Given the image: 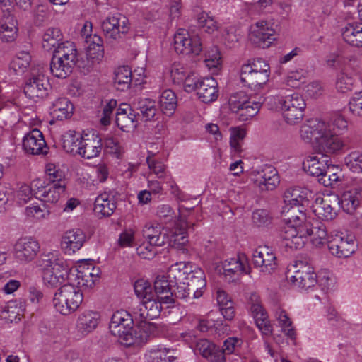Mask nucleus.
I'll return each instance as SVG.
<instances>
[{
  "label": "nucleus",
  "mask_w": 362,
  "mask_h": 362,
  "mask_svg": "<svg viewBox=\"0 0 362 362\" xmlns=\"http://www.w3.org/2000/svg\"><path fill=\"white\" fill-rule=\"evenodd\" d=\"M25 215L28 218L40 221L48 218L50 215V211L45 204L40 206L33 204L25 207Z\"/></svg>",
  "instance_id": "obj_52"
},
{
  "label": "nucleus",
  "mask_w": 362,
  "mask_h": 362,
  "mask_svg": "<svg viewBox=\"0 0 362 362\" xmlns=\"http://www.w3.org/2000/svg\"><path fill=\"white\" fill-rule=\"evenodd\" d=\"M343 178L344 175L341 170L332 165L329 166L326 173L320 177L318 182L325 187L336 188L341 185Z\"/></svg>",
  "instance_id": "obj_45"
},
{
  "label": "nucleus",
  "mask_w": 362,
  "mask_h": 362,
  "mask_svg": "<svg viewBox=\"0 0 362 362\" xmlns=\"http://www.w3.org/2000/svg\"><path fill=\"white\" fill-rule=\"evenodd\" d=\"M197 23L204 32L208 33H212L218 29V25L215 20L204 11H202L198 14Z\"/></svg>",
  "instance_id": "obj_60"
},
{
  "label": "nucleus",
  "mask_w": 362,
  "mask_h": 362,
  "mask_svg": "<svg viewBox=\"0 0 362 362\" xmlns=\"http://www.w3.org/2000/svg\"><path fill=\"white\" fill-rule=\"evenodd\" d=\"M338 204L339 197L337 195L329 196L323 198L320 203H317L313 211L319 218L331 221L337 216L335 206Z\"/></svg>",
  "instance_id": "obj_27"
},
{
  "label": "nucleus",
  "mask_w": 362,
  "mask_h": 362,
  "mask_svg": "<svg viewBox=\"0 0 362 362\" xmlns=\"http://www.w3.org/2000/svg\"><path fill=\"white\" fill-rule=\"evenodd\" d=\"M270 74L256 71H250L247 74V71H240V77L241 82L245 86L256 88L266 84L269 79Z\"/></svg>",
  "instance_id": "obj_40"
},
{
  "label": "nucleus",
  "mask_w": 362,
  "mask_h": 362,
  "mask_svg": "<svg viewBox=\"0 0 362 362\" xmlns=\"http://www.w3.org/2000/svg\"><path fill=\"white\" fill-rule=\"evenodd\" d=\"M164 304L158 298L149 297L142 300L139 305L134 308L136 320H151L158 317Z\"/></svg>",
  "instance_id": "obj_20"
},
{
  "label": "nucleus",
  "mask_w": 362,
  "mask_h": 362,
  "mask_svg": "<svg viewBox=\"0 0 362 362\" xmlns=\"http://www.w3.org/2000/svg\"><path fill=\"white\" fill-rule=\"evenodd\" d=\"M100 322V315L97 311L84 310L77 318L76 327L78 333L86 336L93 332Z\"/></svg>",
  "instance_id": "obj_25"
},
{
  "label": "nucleus",
  "mask_w": 362,
  "mask_h": 362,
  "mask_svg": "<svg viewBox=\"0 0 362 362\" xmlns=\"http://www.w3.org/2000/svg\"><path fill=\"white\" fill-rule=\"evenodd\" d=\"M223 274L226 280L233 282L238 279L243 274H248L250 267L244 254H238L235 257L226 259L223 263Z\"/></svg>",
  "instance_id": "obj_18"
},
{
  "label": "nucleus",
  "mask_w": 362,
  "mask_h": 362,
  "mask_svg": "<svg viewBox=\"0 0 362 362\" xmlns=\"http://www.w3.org/2000/svg\"><path fill=\"white\" fill-rule=\"evenodd\" d=\"M136 318L134 311L117 310L112 315L109 329L112 335L118 337L127 346L132 345V329Z\"/></svg>",
  "instance_id": "obj_5"
},
{
  "label": "nucleus",
  "mask_w": 362,
  "mask_h": 362,
  "mask_svg": "<svg viewBox=\"0 0 362 362\" xmlns=\"http://www.w3.org/2000/svg\"><path fill=\"white\" fill-rule=\"evenodd\" d=\"M74 111V106L66 98H59L56 100L50 108L52 117L58 120L70 117Z\"/></svg>",
  "instance_id": "obj_38"
},
{
  "label": "nucleus",
  "mask_w": 362,
  "mask_h": 362,
  "mask_svg": "<svg viewBox=\"0 0 362 362\" xmlns=\"http://www.w3.org/2000/svg\"><path fill=\"white\" fill-rule=\"evenodd\" d=\"M240 71H247V74H248L250 71H256L257 73H271L269 64L265 60L261 58L255 59L252 62L243 64L241 67Z\"/></svg>",
  "instance_id": "obj_59"
},
{
  "label": "nucleus",
  "mask_w": 362,
  "mask_h": 362,
  "mask_svg": "<svg viewBox=\"0 0 362 362\" xmlns=\"http://www.w3.org/2000/svg\"><path fill=\"white\" fill-rule=\"evenodd\" d=\"M250 39L257 46L267 48L275 40V30L270 23L260 21L251 25Z\"/></svg>",
  "instance_id": "obj_16"
},
{
  "label": "nucleus",
  "mask_w": 362,
  "mask_h": 362,
  "mask_svg": "<svg viewBox=\"0 0 362 362\" xmlns=\"http://www.w3.org/2000/svg\"><path fill=\"white\" fill-rule=\"evenodd\" d=\"M312 192L303 187H293L284 192L286 206L283 210L286 222L280 232L284 246L291 250L302 249L309 237L315 246L323 245L327 238L325 225L301 209L308 205Z\"/></svg>",
  "instance_id": "obj_1"
},
{
  "label": "nucleus",
  "mask_w": 362,
  "mask_h": 362,
  "mask_svg": "<svg viewBox=\"0 0 362 362\" xmlns=\"http://www.w3.org/2000/svg\"><path fill=\"white\" fill-rule=\"evenodd\" d=\"M36 263L42 270L43 281L47 286L57 287L66 281L70 264L58 252L42 253Z\"/></svg>",
  "instance_id": "obj_3"
},
{
  "label": "nucleus",
  "mask_w": 362,
  "mask_h": 362,
  "mask_svg": "<svg viewBox=\"0 0 362 362\" xmlns=\"http://www.w3.org/2000/svg\"><path fill=\"white\" fill-rule=\"evenodd\" d=\"M175 351L170 349H158L151 352L152 362H175L177 356Z\"/></svg>",
  "instance_id": "obj_58"
},
{
  "label": "nucleus",
  "mask_w": 362,
  "mask_h": 362,
  "mask_svg": "<svg viewBox=\"0 0 362 362\" xmlns=\"http://www.w3.org/2000/svg\"><path fill=\"white\" fill-rule=\"evenodd\" d=\"M23 147L25 152L32 155L45 154L48 148L42 133L37 129H33L24 136Z\"/></svg>",
  "instance_id": "obj_22"
},
{
  "label": "nucleus",
  "mask_w": 362,
  "mask_h": 362,
  "mask_svg": "<svg viewBox=\"0 0 362 362\" xmlns=\"http://www.w3.org/2000/svg\"><path fill=\"white\" fill-rule=\"evenodd\" d=\"M38 241L32 237L19 238L13 247V256L17 262L25 264L33 260L40 251Z\"/></svg>",
  "instance_id": "obj_15"
},
{
  "label": "nucleus",
  "mask_w": 362,
  "mask_h": 362,
  "mask_svg": "<svg viewBox=\"0 0 362 362\" xmlns=\"http://www.w3.org/2000/svg\"><path fill=\"white\" fill-rule=\"evenodd\" d=\"M160 107L162 112L166 116H172L177 105V99L175 93L171 90H164L159 99Z\"/></svg>",
  "instance_id": "obj_43"
},
{
  "label": "nucleus",
  "mask_w": 362,
  "mask_h": 362,
  "mask_svg": "<svg viewBox=\"0 0 362 362\" xmlns=\"http://www.w3.org/2000/svg\"><path fill=\"white\" fill-rule=\"evenodd\" d=\"M174 49L177 54L199 55L203 49L200 37L190 35L185 29H179L174 35Z\"/></svg>",
  "instance_id": "obj_11"
},
{
  "label": "nucleus",
  "mask_w": 362,
  "mask_h": 362,
  "mask_svg": "<svg viewBox=\"0 0 362 362\" xmlns=\"http://www.w3.org/2000/svg\"><path fill=\"white\" fill-rule=\"evenodd\" d=\"M33 186L36 198L44 202L56 203L64 192L66 183L45 185L43 180L36 179L33 181Z\"/></svg>",
  "instance_id": "obj_14"
},
{
  "label": "nucleus",
  "mask_w": 362,
  "mask_h": 362,
  "mask_svg": "<svg viewBox=\"0 0 362 362\" xmlns=\"http://www.w3.org/2000/svg\"><path fill=\"white\" fill-rule=\"evenodd\" d=\"M86 43L87 44L86 56L88 58L97 61L103 58V40L100 36L93 35V37Z\"/></svg>",
  "instance_id": "obj_50"
},
{
  "label": "nucleus",
  "mask_w": 362,
  "mask_h": 362,
  "mask_svg": "<svg viewBox=\"0 0 362 362\" xmlns=\"http://www.w3.org/2000/svg\"><path fill=\"white\" fill-rule=\"evenodd\" d=\"M279 104L286 122L293 125L300 123L304 117L306 107L303 97L298 93L281 97Z\"/></svg>",
  "instance_id": "obj_7"
},
{
  "label": "nucleus",
  "mask_w": 362,
  "mask_h": 362,
  "mask_svg": "<svg viewBox=\"0 0 362 362\" xmlns=\"http://www.w3.org/2000/svg\"><path fill=\"white\" fill-rule=\"evenodd\" d=\"M82 136L74 131H68L62 136L64 150L71 154H78Z\"/></svg>",
  "instance_id": "obj_44"
},
{
  "label": "nucleus",
  "mask_w": 362,
  "mask_h": 362,
  "mask_svg": "<svg viewBox=\"0 0 362 362\" xmlns=\"http://www.w3.org/2000/svg\"><path fill=\"white\" fill-rule=\"evenodd\" d=\"M83 300V294L75 285L64 284L54 294L53 305L59 313L67 315L76 311Z\"/></svg>",
  "instance_id": "obj_4"
},
{
  "label": "nucleus",
  "mask_w": 362,
  "mask_h": 362,
  "mask_svg": "<svg viewBox=\"0 0 362 362\" xmlns=\"http://www.w3.org/2000/svg\"><path fill=\"white\" fill-rule=\"evenodd\" d=\"M136 108L139 113L137 118L141 117L144 122H151L156 119L158 109L156 102L149 98H140L136 103Z\"/></svg>",
  "instance_id": "obj_36"
},
{
  "label": "nucleus",
  "mask_w": 362,
  "mask_h": 362,
  "mask_svg": "<svg viewBox=\"0 0 362 362\" xmlns=\"http://www.w3.org/2000/svg\"><path fill=\"white\" fill-rule=\"evenodd\" d=\"M173 288L175 285L165 276H158L154 281L156 298L168 306L174 304Z\"/></svg>",
  "instance_id": "obj_29"
},
{
  "label": "nucleus",
  "mask_w": 362,
  "mask_h": 362,
  "mask_svg": "<svg viewBox=\"0 0 362 362\" xmlns=\"http://www.w3.org/2000/svg\"><path fill=\"white\" fill-rule=\"evenodd\" d=\"M197 90L199 98L205 103L216 100L218 96V83L212 77L201 79Z\"/></svg>",
  "instance_id": "obj_30"
},
{
  "label": "nucleus",
  "mask_w": 362,
  "mask_h": 362,
  "mask_svg": "<svg viewBox=\"0 0 362 362\" xmlns=\"http://www.w3.org/2000/svg\"><path fill=\"white\" fill-rule=\"evenodd\" d=\"M344 40L353 47H362V25L358 23H348L341 30Z\"/></svg>",
  "instance_id": "obj_37"
},
{
  "label": "nucleus",
  "mask_w": 362,
  "mask_h": 362,
  "mask_svg": "<svg viewBox=\"0 0 362 362\" xmlns=\"http://www.w3.org/2000/svg\"><path fill=\"white\" fill-rule=\"evenodd\" d=\"M272 0H258L255 2H245L244 9L250 16L260 14L266 11L272 4Z\"/></svg>",
  "instance_id": "obj_56"
},
{
  "label": "nucleus",
  "mask_w": 362,
  "mask_h": 362,
  "mask_svg": "<svg viewBox=\"0 0 362 362\" xmlns=\"http://www.w3.org/2000/svg\"><path fill=\"white\" fill-rule=\"evenodd\" d=\"M190 70L186 65L175 62L171 66L170 76L174 83L181 84Z\"/></svg>",
  "instance_id": "obj_61"
},
{
  "label": "nucleus",
  "mask_w": 362,
  "mask_h": 362,
  "mask_svg": "<svg viewBox=\"0 0 362 362\" xmlns=\"http://www.w3.org/2000/svg\"><path fill=\"white\" fill-rule=\"evenodd\" d=\"M31 61V57L27 52H20L11 63V68L16 73H23Z\"/></svg>",
  "instance_id": "obj_55"
},
{
  "label": "nucleus",
  "mask_w": 362,
  "mask_h": 362,
  "mask_svg": "<svg viewBox=\"0 0 362 362\" xmlns=\"http://www.w3.org/2000/svg\"><path fill=\"white\" fill-rule=\"evenodd\" d=\"M328 248L333 255L339 258H346L356 250L357 244L352 234L337 232L328 240Z\"/></svg>",
  "instance_id": "obj_9"
},
{
  "label": "nucleus",
  "mask_w": 362,
  "mask_h": 362,
  "mask_svg": "<svg viewBox=\"0 0 362 362\" xmlns=\"http://www.w3.org/2000/svg\"><path fill=\"white\" fill-rule=\"evenodd\" d=\"M194 224L188 221V226L182 228L180 225L175 226V231L173 232L167 243L173 247L181 249L188 242L186 230H189Z\"/></svg>",
  "instance_id": "obj_47"
},
{
  "label": "nucleus",
  "mask_w": 362,
  "mask_h": 362,
  "mask_svg": "<svg viewBox=\"0 0 362 362\" xmlns=\"http://www.w3.org/2000/svg\"><path fill=\"white\" fill-rule=\"evenodd\" d=\"M279 182V177L276 170H270L268 173H258L254 179L255 185L262 191L274 189Z\"/></svg>",
  "instance_id": "obj_39"
},
{
  "label": "nucleus",
  "mask_w": 362,
  "mask_h": 362,
  "mask_svg": "<svg viewBox=\"0 0 362 362\" xmlns=\"http://www.w3.org/2000/svg\"><path fill=\"white\" fill-rule=\"evenodd\" d=\"M252 263L264 274H271L277 266L276 255L272 248L267 245L259 246L253 252Z\"/></svg>",
  "instance_id": "obj_17"
},
{
  "label": "nucleus",
  "mask_w": 362,
  "mask_h": 362,
  "mask_svg": "<svg viewBox=\"0 0 362 362\" xmlns=\"http://www.w3.org/2000/svg\"><path fill=\"white\" fill-rule=\"evenodd\" d=\"M185 282L192 292L194 298H198L202 296V289L206 285L205 274L200 268H195L192 270L189 269Z\"/></svg>",
  "instance_id": "obj_33"
},
{
  "label": "nucleus",
  "mask_w": 362,
  "mask_h": 362,
  "mask_svg": "<svg viewBox=\"0 0 362 362\" xmlns=\"http://www.w3.org/2000/svg\"><path fill=\"white\" fill-rule=\"evenodd\" d=\"M33 195H34V189L32 182L31 186L22 185L15 192L14 198L19 205H23L30 200Z\"/></svg>",
  "instance_id": "obj_63"
},
{
  "label": "nucleus",
  "mask_w": 362,
  "mask_h": 362,
  "mask_svg": "<svg viewBox=\"0 0 362 362\" xmlns=\"http://www.w3.org/2000/svg\"><path fill=\"white\" fill-rule=\"evenodd\" d=\"M189 269V267L185 264L176 263L169 268L166 277L173 284L182 283L186 280Z\"/></svg>",
  "instance_id": "obj_48"
},
{
  "label": "nucleus",
  "mask_w": 362,
  "mask_h": 362,
  "mask_svg": "<svg viewBox=\"0 0 362 362\" xmlns=\"http://www.w3.org/2000/svg\"><path fill=\"white\" fill-rule=\"evenodd\" d=\"M46 174L49 184L66 183L64 172L53 163H48L46 165Z\"/></svg>",
  "instance_id": "obj_62"
},
{
  "label": "nucleus",
  "mask_w": 362,
  "mask_h": 362,
  "mask_svg": "<svg viewBox=\"0 0 362 362\" xmlns=\"http://www.w3.org/2000/svg\"><path fill=\"white\" fill-rule=\"evenodd\" d=\"M264 100L260 98L259 100L256 101L244 92H238L230 96L229 105L232 112L238 114L239 120L245 122L259 112Z\"/></svg>",
  "instance_id": "obj_6"
},
{
  "label": "nucleus",
  "mask_w": 362,
  "mask_h": 362,
  "mask_svg": "<svg viewBox=\"0 0 362 362\" xmlns=\"http://www.w3.org/2000/svg\"><path fill=\"white\" fill-rule=\"evenodd\" d=\"M355 87V80L344 70L341 71L336 77L335 88L339 93L347 94Z\"/></svg>",
  "instance_id": "obj_51"
},
{
  "label": "nucleus",
  "mask_w": 362,
  "mask_h": 362,
  "mask_svg": "<svg viewBox=\"0 0 362 362\" xmlns=\"http://www.w3.org/2000/svg\"><path fill=\"white\" fill-rule=\"evenodd\" d=\"M362 199V186L357 185L344 192L339 198V204L348 214H352L359 206Z\"/></svg>",
  "instance_id": "obj_31"
},
{
  "label": "nucleus",
  "mask_w": 362,
  "mask_h": 362,
  "mask_svg": "<svg viewBox=\"0 0 362 362\" xmlns=\"http://www.w3.org/2000/svg\"><path fill=\"white\" fill-rule=\"evenodd\" d=\"M294 267L296 270L289 279L295 287L306 291L316 285L317 276L310 264L299 260L296 262Z\"/></svg>",
  "instance_id": "obj_10"
},
{
  "label": "nucleus",
  "mask_w": 362,
  "mask_h": 362,
  "mask_svg": "<svg viewBox=\"0 0 362 362\" xmlns=\"http://www.w3.org/2000/svg\"><path fill=\"white\" fill-rule=\"evenodd\" d=\"M276 318L279 325L281 327L282 332L290 339H294L296 338V332L292 326V322L286 311L281 309L276 310Z\"/></svg>",
  "instance_id": "obj_53"
},
{
  "label": "nucleus",
  "mask_w": 362,
  "mask_h": 362,
  "mask_svg": "<svg viewBox=\"0 0 362 362\" xmlns=\"http://www.w3.org/2000/svg\"><path fill=\"white\" fill-rule=\"evenodd\" d=\"M155 216L161 224L169 228L178 225L182 228L188 226V221L181 215L180 209L177 212L169 204L158 205Z\"/></svg>",
  "instance_id": "obj_19"
},
{
  "label": "nucleus",
  "mask_w": 362,
  "mask_h": 362,
  "mask_svg": "<svg viewBox=\"0 0 362 362\" xmlns=\"http://www.w3.org/2000/svg\"><path fill=\"white\" fill-rule=\"evenodd\" d=\"M348 130V122L339 114L332 115L327 120L310 119L300 129L301 139L307 144H315L319 150L334 153L345 146L341 135Z\"/></svg>",
  "instance_id": "obj_2"
},
{
  "label": "nucleus",
  "mask_w": 362,
  "mask_h": 362,
  "mask_svg": "<svg viewBox=\"0 0 362 362\" xmlns=\"http://www.w3.org/2000/svg\"><path fill=\"white\" fill-rule=\"evenodd\" d=\"M155 329L154 325L147 320H136L132 329V345L146 343Z\"/></svg>",
  "instance_id": "obj_34"
},
{
  "label": "nucleus",
  "mask_w": 362,
  "mask_h": 362,
  "mask_svg": "<svg viewBox=\"0 0 362 362\" xmlns=\"http://www.w3.org/2000/svg\"><path fill=\"white\" fill-rule=\"evenodd\" d=\"M156 153L148 151L146 163L149 170L158 178L163 179L166 175V167L164 163L155 158Z\"/></svg>",
  "instance_id": "obj_54"
},
{
  "label": "nucleus",
  "mask_w": 362,
  "mask_h": 362,
  "mask_svg": "<svg viewBox=\"0 0 362 362\" xmlns=\"http://www.w3.org/2000/svg\"><path fill=\"white\" fill-rule=\"evenodd\" d=\"M143 235L151 245H156V246H163L169 240L166 231H161L160 226H155L151 223L145 225Z\"/></svg>",
  "instance_id": "obj_35"
},
{
  "label": "nucleus",
  "mask_w": 362,
  "mask_h": 362,
  "mask_svg": "<svg viewBox=\"0 0 362 362\" xmlns=\"http://www.w3.org/2000/svg\"><path fill=\"white\" fill-rule=\"evenodd\" d=\"M114 78L115 86L117 90L124 91L130 87L132 81V73L128 66L118 67Z\"/></svg>",
  "instance_id": "obj_46"
},
{
  "label": "nucleus",
  "mask_w": 362,
  "mask_h": 362,
  "mask_svg": "<svg viewBox=\"0 0 362 362\" xmlns=\"http://www.w3.org/2000/svg\"><path fill=\"white\" fill-rule=\"evenodd\" d=\"M134 288L136 295L143 300L151 297L152 287L151 284L144 279H139L135 281Z\"/></svg>",
  "instance_id": "obj_64"
},
{
  "label": "nucleus",
  "mask_w": 362,
  "mask_h": 362,
  "mask_svg": "<svg viewBox=\"0 0 362 362\" xmlns=\"http://www.w3.org/2000/svg\"><path fill=\"white\" fill-rule=\"evenodd\" d=\"M329 157L322 153L311 156L303 162V168L311 176L320 177L326 173L329 168Z\"/></svg>",
  "instance_id": "obj_26"
},
{
  "label": "nucleus",
  "mask_w": 362,
  "mask_h": 362,
  "mask_svg": "<svg viewBox=\"0 0 362 362\" xmlns=\"http://www.w3.org/2000/svg\"><path fill=\"white\" fill-rule=\"evenodd\" d=\"M75 65L53 54L50 63V71L57 78H66L72 72Z\"/></svg>",
  "instance_id": "obj_41"
},
{
  "label": "nucleus",
  "mask_w": 362,
  "mask_h": 362,
  "mask_svg": "<svg viewBox=\"0 0 362 362\" xmlns=\"http://www.w3.org/2000/svg\"><path fill=\"white\" fill-rule=\"evenodd\" d=\"M101 28L107 37L118 40L128 32L129 20L119 13L110 14L103 21Z\"/></svg>",
  "instance_id": "obj_13"
},
{
  "label": "nucleus",
  "mask_w": 362,
  "mask_h": 362,
  "mask_svg": "<svg viewBox=\"0 0 362 362\" xmlns=\"http://www.w3.org/2000/svg\"><path fill=\"white\" fill-rule=\"evenodd\" d=\"M102 148L103 141L98 134H86L81 138L78 155L91 159L98 156Z\"/></svg>",
  "instance_id": "obj_24"
},
{
  "label": "nucleus",
  "mask_w": 362,
  "mask_h": 362,
  "mask_svg": "<svg viewBox=\"0 0 362 362\" xmlns=\"http://www.w3.org/2000/svg\"><path fill=\"white\" fill-rule=\"evenodd\" d=\"M86 236L79 228L69 230L64 233L62 239V248L69 255L79 250L86 242Z\"/></svg>",
  "instance_id": "obj_23"
},
{
  "label": "nucleus",
  "mask_w": 362,
  "mask_h": 362,
  "mask_svg": "<svg viewBox=\"0 0 362 362\" xmlns=\"http://www.w3.org/2000/svg\"><path fill=\"white\" fill-rule=\"evenodd\" d=\"M345 165L354 173H362V153L358 151L351 152L344 158Z\"/></svg>",
  "instance_id": "obj_57"
},
{
  "label": "nucleus",
  "mask_w": 362,
  "mask_h": 362,
  "mask_svg": "<svg viewBox=\"0 0 362 362\" xmlns=\"http://www.w3.org/2000/svg\"><path fill=\"white\" fill-rule=\"evenodd\" d=\"M91 272H93L92 264L83 262L75 267L69 264L66 281L75 285L78 288H92L95 284V279L90 276Z\"/></svg>",
  "instance_id": "obj_12"
},
{
  "label": "nucleus",
  "mask_w": 362,
  "mask_h": 362,
  "mask_svg": "<svg viewBox=\"0 0 362 362\" xmlns=\"http://www.w3.org/2000/svg\"><path fill=\"white\" fill-rule=\"evenodd\" d=\"M138 118L136 114L128 104L119 105L116 113V123L124 132H129L137 127Z\"/></svg>",
  "instance_id": "obj_28"
},
{
  "label": "nucleus",
  "mask_w": 362,
  "mask_h": 362,
  "mask_svg": "<svg viewBox=\"0 0 362 362\" xmlns=\"http://www.w3.org/2000/svg\"><path fill=\"white\" fill-rule=\"evenodd\" d=\"M62 40L61 30L57 28H49L43 35L42 47L47 51L55 49Z\"/></svg>",
  "instance_id": "obj_49"
},
{
  "label": "nucleus",
  "mask_w": 362,
  "mask_h": 362,
  "mask_svg": "<svg viewBox=\"0 0 362 362\" xmlns=\"http://www.w3.org/2000/svg\"><path fill=\"white\" fill-rule=\"evenodd\" d=\"M50 89L49 78L42 69L33 70L24 86L25 95L35 101L46 98Z\"/></svg>",
  "instance_id": "obj_8"
},
{
  "label": "nucleus",
  "mask_w": 362,
  "mask_h": 362,
  "mask_svg": "<svg viewBox=\"0 0 362 362\" xmlns=\"http://www.w3.org/2000/svg\"><path fill=\"white\" fill-rule=\"evenodd\" d=\"M53 54L74 64H76L78 61L77 49L72 42H61L60 45L53 50Z\"/></svg>",
  "instance_id": "obj_42"
},
{
  "label": "nucleus",
  "mask_w": 362,
  "mask_h": 362,
  "mask_svg": "<svg viewBox=\"0 0 362 362\" xmlns=\"http://www.w3.org/2000/svg\"><path fill=\"white\" fill-rule=\"evenodd\" d=\"M116 207L114 196L110 193L105 192L95 198L94 211L100 218L110 216L114 213Z\"/></svg>",
  "instance_id": "obj_32"
},
{
  "label": "nucleus",
  "mask_w": 362,
  "mask_h": 362,
  "mask_svg": "<svg viewBox=\"0 0 362 362\" xmlns=\"http://www.w3.org/2000/svg\"><path fill=\"white\" fill-rule=\"evenodd\" d=\"M250 310L255 324L263 335L269 336L272 332V326L268 320V315L263 309L259 298L252 293L250 298Z\"/></svg>",
  "instance_id": "obj_21"
}]
</instances>
